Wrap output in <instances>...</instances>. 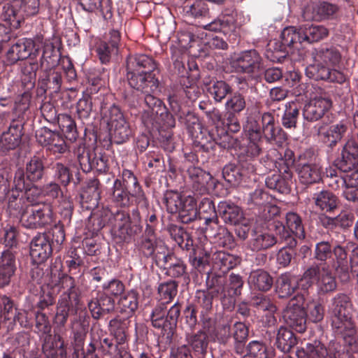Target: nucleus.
<instances>
[{
	"mask_svg": "<svg viewBox=\"0 0 358 358\" xmlns=\"http://www.w3.org/2000/svg\"><path fill=\"white\" fill-rule=\"evenodd\" d=\"M275 233L282 240L286 242L288 248H283L280 250L277 254V262L279 265L285 267L288 266L294 254L293 248L296 247L297 242L289 231L285 229V227L280 222L275 224Z\"/></svg>",
	"mask_w": 358,
	"mask_h": 358,
	"instance_id": "nucleus-13",
	"label": "nucleus"
},
{
	"mask_svg": "<svg viewBox=\"0 0 358 358\" xmlns=\"http://www.w3.org/2000/svg\"><path fill=\"white\" fill-rule=\"evenodd\" d=\"M276 243V238L273 234L266 231L254 229L248 246L252 251L258 252L267 250Z\"/></svg>",
	"mask_w": 358,
	"mask_h": 358,
	"instance_id": "nucleus-24",
	"label": "nucleus"
},
{
	"mask_svg": "<svg viewBox=\"0 0 358 358\" xmlns=\"http://www.w3.org/2000/svg\"><path fill=\"white\" fill-rule=\"evenodd\" d=\"M199 212L203 215V219L205 220V223L207 225L210 223L217 224L218 219L214 203L210 199L205 198L202 199L199 204Z\"/></svg>",
	"mask_w": 358,
	"mask_h": 358,
	"instance_id": "nucleus-51",
	"label": "nucleus"
},
{
	"mask_svg": "<svg viewBox=\"0 0 358 358\" xmlns=\"http://www.w3.org/2000/svg\"><path fill=\"white\" fill-rule=\"evenodd\" d=\"M301 31V26L299 29L295 27H285L281 33V41L283 47L298 48V45L305 42Z\"/></svg>",
	"mask_w": 358,
	"mask_h": 358,
	"instance_id": "nucleus-35",
	"label": "nucleus"
},
{
	"mask_svg": "<svg viewBox=\"0 0 358 358\" xmlns=\"http://www.w3.org/2000/svg\"><path fill=\"white\" fill-rule=\"evenodd\" d=\"M222 176L224 180L231 185L240 183L243 178V173L241 172V169L234 164L226 165L223 168Z\"/></svg>",
	"mask_w": 358,
	"mask_h": 358,
	"instance_id": "nucleus-61",
	"label": "nucleus"
},
{
	"mask_svg": "<svg viewBox=\"0 0 358 358\" xmlns=\"http://www.w3.org/2000/svg\"><path fill=\"white\" fill-rule=\"evenodd\" d=\"M314 282L321 294L334 292L337 287L336 278L327 263L314 264L308 267L300 278L299 285L306 290Z\"/></svg>",
	"mask_w": 358,
	"mask_h": 358,
	"instance_id": "nucleus-5",
	"label": "nucleus"
},
{
	"mask_svg": "<svg viewBox=\"0 0 358 358\" xmlns=\"http://www.w3.org/2000/svg\"><path fill=\"white\" fill-rule=\"evenodd\" d=\"M348 130V124L345 122L331 125L327 131L324 132L320 131V135L323 138V141L328 146L334 147L341 139Z\"/></svg>",
	"mask_w": 358,
	"mask_h": 358,
	"instance_id": "nucleus-29",
	"label": "nucleus"
},
{
	"mask_svg": "<svg viewBox=\"0 0 358 358\" xmlns=\"http://www.w3.org/2000/svg\"><path fill=\"white\" fill-rule=\"evenodd\" d=\"M299 177L303 184H313L319 182L322 180V167L316 163H308L299 168Z\"/></svg>",
	"mask_w": 358,
	"mask_h": 358,
	"instance_id": "nucleus-31",
	"label": "nucleus"
},
{
	"mask_svg": "<svg viewBox=\"0 0 358 358\" xmlns=\"http://www.w3.org/2000/svg\"><path fill=\"white\" fill-rule=\"evenodd\" d=\"M178 287V283L174 280H169L161 283L158 287L159 302H164L166 305L172 301L177 295Z\"/></svg>",
	"mask_w": 358,
	"mask_h": 358,
	"instance_id": "nucleus-49",
	"label": "nucleus"
},
{
	"mask_svg": "<svg viewBox=\"0 0 358 358\" xmlns=\"http://www.w3.org/2000/svg\"><path fill=\"white\" fill-rule=\"evenodd\" d=\"M250 303L258 310L265 313V322L268 326L275 325L277 322L275 314L278 308L268 296L263 294L254 296L250 299Z\"/></svg>",
	"mask_w": 358,
	"mask_h": 358,
	"instance_id": "nucleus-18",
	"label": "nucleus"
},
{
	"mask_svg": "<svg viewBox=\"0 0 358 358\" xmlns=\"http://www.w3.org/2000/svg\"><path fill=\"white\" fill-rule=\"evenodd\" d=\"M115 222L122 234L131 236L141 230V216L138 209L132 210L131 216L124 211L118 212L115 215Z\"/></svg>",
	"mask_w": 358,
	"mask_h": 358,
	"instance_id": "nucleus-16",
	"label": "nucleus"
},
{
	"mask_svg": "<svg viewBox=\"0 0 358 358\" xmlns=\"http://www.w3.org/2000/svg\"><path fill=\"white\" fill-rule=\"evenodd\" d=\"M332 252L336 259V272L343 280H348L350 278V268L347 261V251L341 245H337L332 249Z\"/></svg>",
	"mask_w": 358,
	"mask_h": 358,
	"instance_id": "nucleus-37",
	"label": "nucleus"
},
{
	"mask_svg": "<svg viewBox=\"0 0 358 358\" xmlns=\"http://www.w3.org/2000/svg\"><path fill=\"white\" fill-rule=\"evenodd\" d=\"M313 201L316 208L324 212H331L338 206L337 196L329 190H322L313 195Z\"/></svg>",
	"mask_w": 358,
	"mask_h": 358,
	"instance_id": "nucleus-30",
	"label": "nucleus"
},
{
	"mask_svg": "<svg viewBox=\"0 0 358 358\" xmlns=\"http://www.w3.org/2000/svg\"><path fill=\"white\" fill-rule=\"evenodd\" d=\"M187 173L195 190H206L213 185L212 176L199 167L190 166Z\"/></svg>",
	"mask_w": 358,
	"mask_h": 358,
	"instance_id": "nucleus-27",
	"label": "nucleus"
},
{
	"mask_svg": "<svg viewBox=\"0 0 358 358\" xmlns=\"http://www.w3.org/2000/svg\"><path fill=\"white\" fill-rule=\"evenodd\" d=\"M210 252L204 249L194 250L192 256H190V263L192 266L201 270L209 264Z\"/></svg>",
	"mask_w": 358,
	"mask_h": 358,
	"instance_id": "nucleus-62",
	"label": "nucleus"
},
{
	"mask_svg": "<svg viewBox=\"0 0 358 358\" xmlns=\"http://www.w3.org/2000/svg\"><path fill=\"white\" fill-rule=\"evenodd\" d=\"M101 114L110 127L111 138L115 143L122 144L130 138L133 134L132 129L117 106H102Z\"/></svg>",
	"mask_w": 358,
	"mask_h": 358,
	"instance_id": "nucleus-6",
	"label": "nucleus"
},
{
	"mask_svg": "<svg viewBox=\"0 0 358 358\" xmlns=\"http://www.w3.org/2000/svg\"><path fill=\"white\" fill-rule=\"evenodd\" d=\"M181 305L176 302L169 309L164 302L159 303L152 310L150 320L154 327L165 330L173 329L180 315Z\"/></svg>",
	"mask_w": 358,
	"mask_h": 358,
	"instance_id": "nucleus-9",
	"label": "nucleus"
},
{
	"mask_svg": "<svg viewBox=\"0 0 358 358\" xmlns=\"http://www.w3.org/2000/svg\"><path fill=\"white\" fill-rule=\"evenodd\" d=\"M127 79L129 86L140 92L154 93L158 88L157 64L150 56L136 54L127 59Z\"/></svg>",
	"mask_w": 358,
	"mask_h": 358,
	"instance_id": "nucleus-2",
	"label": "nucleus"
},
{
	"mask_svg": "<svg viewBox=\"0 0 358 358\" xmlns=\"http://www.w3.org/2000/svg\"><path fill=\"white\" fill-rule=\"evenodd\" d=\"M299 110L295 103H288L286 104V110L282 118V124L287 129L295 128Z\"/></svg>",
	"mask_w": 358,
	"mask_h": 358,
	"instance_id": "nucleus-57",
	"label": "nucleus"
},
{
	"mask_svg": "<svg viewBox=\"0 0 358 358\" xmlns=\"http://www.w3.org/2000/svg\"><path fill=\"white\" fill-rule=\"evenodd\" d=\"M248 281L252 289L262 292L268 291L273 282V278L269 273L263 269L251 271Z\"/></svg>",
	"mask_w": 358,
	"mask_h": 358,
	"instance_id": "nucleus-26",
	"label": "nucleus"
},
{
	"mask_svg": "<svg viewBox=\"0 0 358 358\" xmlns=\"http://www.w3.org/2000/svg\"><path fill=\"white\" fill-rule=\"evenodd\" d=\"M243 358H268L266 347L258 341L250 342L246 348Z\"/></svg>",
	"mask_w": 358,
	"mask_h": 358,
	"instance_id": "nucleus-59",
	"label": "nucleus"
},
{
	"mask_svg": "<svg viewBox=\"0 0 358 358\" xmlns=\"http://www.w3.org/2000/svg\"><path fill=\"white\" fill-rule=\"evenodd\" d=\"M55 287H58V291L64 290V295L62 299L71 300V298L76 296L75 291L74 279L66 274H59L58 281L55 283Z\"/></svg>",
	"mask_w": 358,
	"mask_h": 358,
	"instance_id": "nucleus-48",
	"label": "nucleus"
},
{
	"mask_svg": "<svg viewBox=\"0 0 358 358\" xmlns=\"http://www.w3.org/2000/svg\"><path fill=\"white\" fill-rule=\"evenodd\" d=\"M128 187L122 184V181L117 179L114 181L112 189V199L120 206H128L129 204V193Z\"/></svg>",
	"mask_w": 358,
	"mask_h": 358,
	"instance_id": "nucleus-50",
	"label": "nucleus"
},
{
	"mask_svg": "<svg viewBox=\"0 0 358 358\" xmlns=\"http://www.w3.org/2000/svg\"><path fill=\"white\" fill-rule=\"evenodd\" d=\"M164 203L169 213L173 214L178 213L184 203L180 193L174 191H167L164 196Z\"/></svg>",
	"mask_w": 358,
	"mask_h": 358,
	"instance_id": "nucleus-53",
	"label": "nucleus"
},
{
	"mask_svg": "<svg viewBox=\"0 0 358 358\" xmlns=\"http://www.w3.org/2000/svg\"><path fill=\"white\" fill-rule=\"evenodd\" d=\"M215 281L220 287L215 286L214 290L217 293H220L222 298H233L241 293L243 281L239 275L231 273L226 284L223 286L224 280L222 278H217Z\"/></svg>",
	"mask_w": 358,
	"mask_h": 358,
	"instance_id": "nucleus-17",
	"label": "nucleus"
},
{
	"mask_svg": "<svg viewBox=\"0 0 358 358\" xmlns=\"http://www.w3.org/2000/svg\"><path fill=\"white\" fill-rule=\"evenodd\" d=\"M322 180L329 187L334 191L345 187L344 176L339 174L337 168L332 166L327 168Z\"/></svg>",
	"mask_w": 358,
	"mask_h": 358,
	"instance_id": "nucleus-44",
	"label": "nucleus"
},
{
	"mask_svg": "<svg viewBox=\"0 0 358 358\" xmlns=\"http://www.w3.org/2000/svg\"><path fill=\"white\" fill-rule=\"evenodd\" d=\"M196 303L201 308V315H208L213 308V294L209 291L199 290L196 293Z\"/></svg>",
	"mask_w": 358,
	"mask_h": 358,
	"instance_id": "nucleus-56",
	"label": "nucleus"
},
{
	"mask_svg": "<svg viewBox=\"0 0 358 358\" xmlns=\"http://www.w3.org/2000/svg\"><path fill=\"white\" fill-rule=\"evenodd\" d=\"M220 213L223 220L231 224H238L243 219L241 208L234 204L222 203L219 206Z\"/></svg>",
	"mask_w": 358,
	"mask_h": 358,
	"instance_id": "nucleus-41",
	"label": "nucleus"
},
{
	"mask_svg": "<svg viewBox=\"0 0 358 358\" xmlns=\"http://www.w3.org/2000/svg\"><path fill=\"white\" fill-rule=\"evenodd\" d=\"M16 270L15 257L10 250H6L0 256V287L10 284Z\"/></svg>",
	"mask_w": 358,
	"mask_h": 358,
	"instance_id": "nucleus-19",
	"label": "nucleus"
},
{
	"mask_svg": "<svg viewBox=\"0 0 358 358\" xmlns=\"http://www.w3.org/2000/svg\"><path fill=\"white\" fill-rule=\"evenodd\" d=\"M338 11V7L337 5L323 1L313 8V17L317 21L328 20L333 17Z\"/></svg>",
	"mask_w": 358,
	"mask_h": 358,
	"instance_id": "nucleus-46",
	"label": "nucleus"
},
{
	"mask_svg": "<svg viewBox=\"0 0 358 358\" xmlns=\"http://www.w3.org/2000/svg\"><path fill=\"white\" fill-rule=\"evenodd\" d=\"M332 255V248L328 241H321L315 245L314 258L317 261L326 262Z\"/></svg>",
	"mask_w": 358,
	"mask_h": 358,
	"instance_id": "nucleus-63",
	"label": "nucleus"
},
{
	"mask_svg": "<svg viewBox=\"0 0 358 358\" xmlns=\"http://www.w3.org/2000/svg\"><path fill=\"white\" fill-rule=\"evenodd\" d=\"M208 92L216 102H221L231 92V87L223 80H217L208 87Z\"/></svg>",
	"mask_w": 358,
	"mask_h": 358,
	"instance_id": "nucleus-55",
	"label": "nucleus"
},
{
	"mask_svg": "<svg viewBox=\"0 0 358 358\" xmlns=\"http://www.w3.org/2000/svg\"><path fill=\"white\" fill-rule=\"evenodd\" d=\"M316 76L317 79L328 80L338 83H343L345 80V76L343 73L325 66H320L318 69Z\"/></svg>",
	"mask_w": 358,
	"mask_h": 358,
	"instance_id": "nucleus-58",
	"label": "nucleus"
},
{
	"mask_svg": "<svg viewBox=\"0 0 358 358\" xmlns=\"http://www.w3.org/2000/svg\"><path fill=\"white\" fill-rule=\"evenodd\" d=\"M1 18L13 29H18L24 21V17L20 13L19 6L9 3L3 6Z\"/></svg>",
	"mask_w": 358,
	"mask_h": 358,
	"instance_id": "nucleus-32",
	"label": "nucleus"
},
{
	"mask_svg": "<svg viewBox=\"0 0 358 358\" xmlns=\"http://www.w3.org/2000/svg\"><path fill=\"white\" fill-rule=\"evenodd\" d=\"M187 344L195 352L205 354L208 346V335L203 331L189 334L186 336Z\"/></svg>",
	"mask_w": 358,
	"mask_h": 358,
	"instance_id": "nucleus-42",
	"label": "nucleus"
},
{
	"mask_svg": "<svg viewBox=\"0 0 358 358\" xmlns=\"http://www.w3.org/2000/svg\"><path fill=\"white\" fill-rule=\"evenodd\" d=\"M50 236L48 234H38L30 243V255L36 264L45 262L52 254Z\"/></svg>",
	"mask_w": 358,
	"mask_h": 358,
	"instance_id": "nucleus-15",
	"label": "nucleus"
},
{
	"mask_svg": "<svg viewBox=\"0 0 358 358\" xmlns=\"http://www.w3.org/2000/svg\"><path fill=\"white\" fill-rule=\"evenodd\" d=\"M246 106L244 96L239 92L234 93L229 98L225 103L227 112L239 113L243 111Z\"/></svg>",
	"mask_w": 358,
	"mask_h": 358,
	"instance_id": "nucleus-60",
	"label": "nucleus"
},
{
	"mask_svg": "<svg viewBox=\"0 0 358 358\" xmlns=\"http://www.w3.org/2000/svg\"><path fill=\"white\" fill-rule=\"evenodd\" d=\"M32 183L33 182H27L25 180L24 171L23 169H19L16 171L13 180L14 188L15 190L19 192L24 191V199L27 201V203H24L22 198L20 199L22 200L23 206L40 204L36 202V199L42 193V190L38 189Z\"/></svg>",
	"mask_w": 358,
	"mask_h": 358,
	"instance_id": "nucleus-12",
	"label": "nucleus"
},
{
	"mask_svg": "<svg viewBox=\"0 0 358 358\" xmlns=\"http://www.w3.org/2000/svg\"><path fill=\"white\" fill-rule=\"evenodd\" d=\"M34 47V43L31 39L20 40L9 49L7 58L11 64L27 59L31 55Z\"/></svg>",
	"mask_w": 358,
	"mask_h": 358,
	"instance_id": "nucleus-22",
	"label": "nucleus"
},
{
	"mask_svg": "<svg viewBox=\"0 0 358 358\" xmlns=\"http://www.w3.org/2000/svg\"><path fill=\"white\" fill-rule=\"evenodd\" d=\"M127 101L132 106L135 107L142 101L151 110L152 115L159 116L157 121L166 128L175 127V120L172 115L167 113L165 106L162 101L152 95V93H143L136 97L134 94L127 95Z\"/></svg>",
	"mask_w": 358,
	"mask_h": 358,
	"instance_id": "nucleus-7",
	"label": "nucleus"
},
{
	"mask_svg": "<svg viewBox=\"0 0 358 358\" xmlns=\"http://www.w3.org/2000/svg\"><path fill=\"white\" fill-rule=\"evenodd\" d=\"M127 319L119 317L111 320L109 322V330L116 340L117 345H122L127 341V330L129 326Z\"/></svg>",
	"mask_w": 358,
	"mask_h": 358,
	"instance_id": "nucleus-40",
	"label": "nucleus"
},
{
	"mask_svg": "<svg viewBox=\"0 0 358 358\" xmlns=\"http://www.w3.org/2000/svg\"><path fill=\"white\" fill-rule=\"evenodd\" d=\"M268 188L282 194H287L290 191L292 182L285 179L281 175L273 174L268 176L265 180Z\"/></svg>",
	"mask_w": 358,
	"mask_h": 358,
	"instance_id": "nucleus-52",
	"label": "nucleus"
},
{
	"mask_svg": "<svg viewBox=\"0 0 358 358\" xmlns=\"http://www.w3.org/2000/svg\"><path fill=\"white\" fill-rule=\"evenodd\" d=\"M336 167L346 172L358 167V143L354 140L348 141L344 145L341 157L334 162Z\"/></svg>",
	"mask_w": 358,
	"mask_h": 358,
	"instance_id": "nucleus-14",
	"label": "nucleus"
},
{
	"mask_svg": "<svg viewBox=\"0 0 358 358\" xmlns=\"http://www.w3.org/2000/svg\"><path fill=\"white\" fill-rule=\"evenodd\" d=\"M78 161L81 169L85 171H89L90 169H94L99 172L103 173L108 170L106 160L102 157H95L91 161L88 152L85 150L83 148L78 149Z\"/></svg>",
	"mask_w": 358,
	"mask_h": 358,
	"instance_id": "nucleus-28",
	"label": "nucleus"
},
{
	"mask_svg": "<svg viewBox=\"0 0 358 358\" xmlns=\"http://www.w3.org/2000/svg\"><path fill=\"white\" fill-rule=\"evenodd\" d=\"M44 166L38 157L34 156L26 164L25 180L27 182H36L43 178Z\"/></svg>",
	"mask_w": 358,
	"mask_h": 358,
	"instance_id": "nucleus-38",
	"label": "nucleus"
},
{
	"mask_svg": "<svg viewBox=\"0 0 358 358\" xmlns=\"http://www.w3.org/2000/svg\"><path fill=\"white\" fill-rule=\"evenodd\" d=\"M296 344L293 332L286 327H280L278 330L275 345L282 352H288Z\"/></svg>",
	"mask_w": 358,
	"mask_h": 358,
	"instance_id": "nucleus-39",
	"label": "nucleus"
},
{
	"mask_svg": "<svg viewBox=\"0 0 358 358\" xmlns=\"http://www.w3.org/2000/svg\"><path fill=\"white\" fill-rule=\"evenodd\" d=\"M88 308L92 317L98 320L114 310L115 301L111 296L103 293L90 301L88 303Z\"/></svg>",
	"mask_w": 358,
	"mask_h": 358,
	"instance_id": "nucleus-20",
	"label": "nucleus"
},
{
	"mask_svg": "<svg viewBox=\"0 0 358 358\" xmlns=\"http://www.w3.org/2000/svg\"><path fill=\"white\" fill-rule=\"evenodd\" d=\"M244 129L251 141H258L264 136L268 142L281 146L287 140V134L280 127L275 125L274 117L270 113L262 114L261 124L249 119Z\"/></svg>",
	"mask_w": 358,
	"mask_h": 358,
	"instance_id": "nucleus-4",
	"label": "nucleus"
},
{
	"mask_svg": "<svg viewBox=\"0 0 358 358\" xmlns=\"http://www.w3.org/2000/svg\"><path fill=\"white\" fill-rule=\"evenodd\" d=\"M305 358H336V355L329 352L324 345L318 343L308 347V352Z\"/></svg>",
	"mask_w": 358,
	"mask_h": 358,
	"instance_id": "nucleus-64",
	"label": "nucleus"
},
{
	"mask_svg": "<svg viewBox=\"0 0 358 358\" xmlns=\"http://www.w3.org/2000/svg\"><path fill=\"white\" fill-rule=\"evenodd\" d=\"M314 60L317 63V69L319 66L330 67L338 64L341 59V55L338 50L335 47H322L315 51L314 54Z\"/></svg>",
	"mask_w": 358,
	"mask_h": 358,
	"instance_id": "nucleus-23",
	"label": "nucleus"
},
{
	"mask_svg": "<svg viewBox=\"0 0 358 358\" xmlns=\"http://www.w3.org/2000/svg\"><path fill=\"white\" fill-rule=\"evenodd\" d=\"M331 106L332 101L328 96H316L304 105L303 116L309 122L317 121L321 119Z\"/></svg>",
	"mask_w": 358,
	"mask_h": 358,
	"instance_id": "nucleus-10",
	"label": "nucleus"
},
{
	"mask_svg": "<svg viewBox=\"0 0 358 358\" xmlns=\"http://www.w3.org/2000/svg\"><path fill=\"white\" fill-rule=\"evenodd\" d=\"M299 285V280L287 274L282 275L277 281L276 293L279 298L290 296Z\"/></svg>",
	"mask_w": 358,
	"mask_h": 358,
	"instance_id": "nucleus-33",
	"label": "nucleus"
},
{
	"mask_svg": "<svg viewBox=\"0 0 358 358\" xmlns=\"http://www.w3.org/2000/svg\"><path fill=\"white\" fill-rule=\"evenodd\" d=\"M122 312L132 313L138 307V294L134 291H129L122 296L118 301Z\"/></svg>",
	"mask_w": 358,
	"mask_h": 358,
	"instance_id": "nucleus-54",
	"label": "nucleus"
},
{
	"mask_svg": "<svg viewBox=\"0 0 358 358\" xmlns=\"http://www.w3.org/2000/svg\"><path fill=\"white\" fill-rule=\"evenodd\" d=\"M305 42L312 43L324 39L329 35V30L323 25L304 24L301 26Z\"/></svg>",
	"mask_w": 358,
	"mask_h": 358,
	"instance_id": "nucleus-36",
	"label": "nucleus"
},
{
	"mask_svg": "<svg viewBox=\"0 0 358 358\" xmlns=\"http://www.w3.org/2000/svg\"><path fill=\"white\" fill-rule=\"evenodd\" d=\"M8 208L18 212L21 224L27 229H38L50 224L52 222V206L45 203L39 205H24L21 199L13 196L10 198Z\"/></svg>",
	"mask_w": 358,
	"mask_h": 358,
	"instance_id": "nucleus-3",
	"label": "nucleus"
},
{
	"mask_svg": "<svg viewBox=\"0 0 358 358\" xmlns=\"http://www.w3.org/2000/svg\"><path fill=\"white\" fill-rule=\"evenodd\" d=\"M286 224L289 230L285 229L294 237L303 239L305 238V231L302 220L299 215L296 213L289 212L286 214Z\"/></svg>",
	"mask_w": 358,
	"mask_h": 358,
	"instance_id": "nucleus-43",
	"label": "nucleus"
},
{
	"mask_svg": "<svg viewBox=\"0 0 358 358\" xmlns=\"http://www.w3.org/2000/svg\"><path fill=\"white\" fill-rule=\"evenodd\" d=\"M58 124L65 137L70 141H76L78 131L74 120L69 115L61 114L58 116Z\"/></svg>",
	"mask_w": 358,
	"mask_h": 358,
	"instance_id": "nucleus-47",
	"label": "nucleus"
},
{
	"mask_svg": "<svg viewBox=\"0 0 358 358\" xmlns=\"http://www.w3.org/2000/svg\"><path fill=\"white\" fill-rule=\"evenodd\" d=\"M329 313L331 327L343 336L347 352L350 355L358 353V338L352 319L353 305L350 298L345 294H337L331 300Z\"/></svg>",
	"mask_w": 358,
	"mask_h": 358,
	"instance_id": "nucleus-1",
	"label": "nucleus"
},
{
	"mask_svg": "<svg viewBox=\"0 0 358 358\" xmlns=\"http://www.w3.org/2000/svg\"><path fill=\"white\" fill-rule=\"evenodd\" d=\"M285 323L299 333L306 329L307 313L304 307V298L296 295L289 300L283 311Z\"/></svg>",
	"mask_w": 358,
	"mask_h": 358,
	"instance_id": "nucleus-8",
	"label": "nucleus"
},
{
	"mask_svg": "<svg viewBox=\"0 0 358 358\" xmlns=\"http://www.w3.org/2000/svg\"><path fill=\"white\" fill-rule=\"evenodd\" d=\"M79 4L87 12L99 10L105 19L110 18L113 15L110 0H79Z\"/></svg>",
	"mask_w": 358,
	"mask_h": 358,
	"instance_id": "nucleus-34",
	"label": "nucleus"
},
{
	"mask_svg": "<svg viewBox=\"0 0 358 358\" xmlns=\"http://www.w3.org/2000/svg\"><path fill=\"white\" fill-rule=\"evenodd\" d=\"M22 137L21 128L18 125L10 126L0 137V153L15 149L20 143Z\"/></svg>",
	"mask_w": 358,
	"mask_h": 358,
	"instance_id": "nucleus-25",
	"label": "nucleus"
},
{
	"mask_svg": "<svg viewBox=\"0 0 358 358\" xmlns=\"http://www.w3.org/2000/svg\"><path fill=\"white\" fill-rule=\"evenodd\" d=\"M178 213L181 222L183 223L187 224L195 220L198 215V209L195 200L192 197L186 198Z\"/></svg>",
	"mask_w": 358,
	"mask_h": 358,
	"instance_id": "nucleus-45",
	"label": "nucleus"
},
{
	"mask_svg": "<svg viewBox=\"0 0 358 358\" xmlns=\"http://www.w3.org/2000/svg\"><path fill=\"white\" fill-rule=\"evenodd\" d=\"M231 66L238 73H256L261 68V57L255 50L244 51L233 58Z\"/></svg>",
	"mask_w": 358,
	"mask_h": 358,
	"instance_id": "nucleus-11",
	"label": "nucleus"
},
{
	"mask_svg": "<svg viewBox=\"0 0 358 358\" xmlns=\"http://www.w3.org/2000/svg\"><path fill=\"white\" fill-rule=\"evenodd\" d=\"M42 352L45 358H60L66 356V347L64 341L59 335H55L53 338L48 336L45 338L42 345Z\"/></svg>",
	"mask_w": 358,
	"mask_h": 358,
	"instance_id": "nucleus-21",
	"label": "nucleus"
}]
</instances>
